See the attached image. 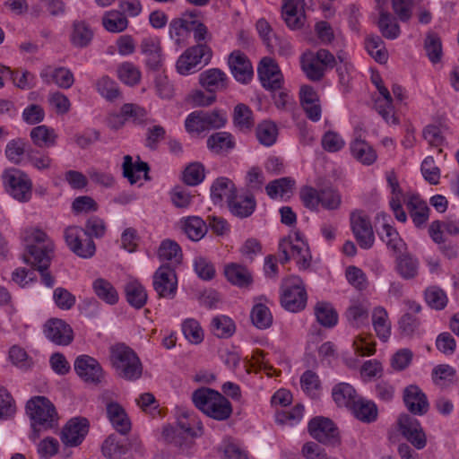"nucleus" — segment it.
<instances>
[{
	"mask_svg": "<svg viewBox=\"0 0 459 459\" xmlns=\"http://www.w3.org/2000/svg\"><path fill=\"white\" fill-rule=\"evenodd\" d=\"M372 323L377 336L385 342L391 333V325L388 321L387 312L384 307H377L374 309Z\"/></svg>",
	"mask_w": 459,
	"mask_h": 459,
	"instance_id": "obj_47",
	"label": "nucleus"
},
{
	"mask_svg": "<svg viewBox=\"0 0 459 459\" xmlns=\"http://www.w3.org/2000/svg\"><path fill=\"white\" fill-rule=\"evenodd\" d=\"M368 309L367 303H355L348 308L346 316L353 326L360 327L368 324Z\"/></svg>",
	"mask_w": 459,
	"mask_h": 459,
	"instance_id": "obj_52",
	"label": "nucleus"
},
{
	"mask_svg": "<svg viewBox=\"0 0 459 459\" xmlns=\"http://www.w3.org/2000/svg\"><path fill=\"white\" fill-rule=\"evenodd\" d=\"M257 74L262 86L270 91L281 90L283 75L276 61L269 56L263 57L257 67Z\"/></svg>",
	"mask_w": 459,
	"mask_h": 459,
	"instance_id": "obj_14",
	"label": "nucleus"
},
{
	"mask_svg": "<svg viewBox=\"0 0 459 459\" xmlns=\"http://www.w3.org/2000/svg\"><path fill=\"white\" fill-rule=\"evenodd\" d=\"M277 134V126L272 122H264L256 128V137L259 143L264 146L273 145L276 142Z\"/></svg>",
	"mask_w": 459,
	"mask_h": 459,
	"instance_id": "obj_58",
	"label": "nucleus"
},
{
	"mask_svg": "<svg viewBox=\"0 0 459 459\" xmlns=\"http://www.w3.org/2000/svg\"><path fill=\"white\" fill-rule=\"evenodd\" d=\"M366 49L368 54L378 63L384 64L387 61L388 53L385 47V42L378 35L367 37L365 40Z\"/></svg>",
	"mask_w": 459,
	"mask_h": 459,
	"instance_id": "obj_49",
	"label": "nucleus"
},
{
	"mask_svg": "<svg viewBox=\"0 0 459 459\" xmlns=\"http://www.w3.org/2000/svg\"><path fill=\"white\" fill-rule=\"evenodd\" d=\"M4 180L9 186L11 195L20 201L27 202L31 196V182L27 175L20 170H10L4 174Z\"/></svg>",
	"mask_w": 459,
	"mask_h": 459,
	"instance_id": "obj_17",
	"label": "nucleus"
},
{
	"mask_svg": "<svg viewBox=\"0 0 459 459\" xmlns=\"http://www.w3.org/2000/svg\"><path fill=\"white\" fill-rule=\"evenodd\" d=\"M251 320L259 329H266L273 323V316L269 308L264 304H256L251 311Z\"/></svg>",
	"mask_w": 459,
	"mask_h": 459,
	"instance_id": "obj_55",
	"label": "nucleus"
},
{
	"mask_svg": "<svg viewBox=\"0 0 459 459\" xmlns=\"http://www.w3.org/2000/svg\"><path fill=\"white\" fill-rule=\"evenodd\" d=\"M212 328L214 335L219 338L230 337L236 329L232 319L226 316L214 317L212 321Z\"/></svg>",
	"mask_w": 459,
	"mask_h": 459,
	"instance_id": "obj_54",
	"label": "nucleus"
},
{
	"mask_svg": "<svg viewBox=\"0 0 459 459\" xmlns=\"http://www.w3.org/2000/svg\"><path fill=\"white\" fill-rule=\"evenodd\" d=\"M226 121L225 115L218 110L212 112L197 110L187 116L185 127L188 133L200 134L207 130L219 129L224 126Z\"/></svg>",
	"mask_w": 459,
	"mask_h": 459,
	"instance_id": "obj_8",
	"label": "nucleus"
},
{
	"mask_svg": "<svg viewBox=\"0 0 459 459\" xmlns=\"http://www.w3.org/2000/svg\"><path fill=\"white\" fill-rule=\"evenodd\" d=\"M352 156L364 165H371L377 160L375 150L366 141L357 137L351 143Z\"/></svg>",
	"mask_w": 459,
	"mask_h": 459,
	"instance_id": "obj_34",
	"label": "nucleus"
},
{
	"mask_svg": "<svg viewBox=\"0 0 459 459\" xmlns=\"http://www.w3.org/2000/svg\"><path fill=\"white\" fill-rule=\"evenodd\" d=\"M30 135L33 143L39 148L54 146L57 138L54 129L49 128L45 125L32 128Z\"/></svg>",
	"mask_w": 459,
	"mask_h": 459,
	"instance_id": "obj_45",
	"label": "nucleus"
},
{
	"mask_svg": "<svg viewBox=\"0 0 459 459\" xmlns=\"http://www.w3.org/2000/svg\"><path fill=\"white\" fill-rule=\"evenodd\" d=\"M117 73L119 79L127 85L134 86L140 82L141 72L131 63L126 62L122 64Z\"/></svg>",
	"mask_w": 459,
	"mask_h": 459,
	"instance_id": "obj_63",
	"label": "nucleus"
},
{
	"mask_svg": "<svg viewBox=\"0 0 459 459\" xmlns=\"http://www.w3.org/2000/svg\"><path fill=\"white\" fill-rule=\"evenodd\" d=\"M89 431V420L86 418L71 419L61 432V441L68 446H79Z\"/></svg>",
	"mask_w": 459,
	"mask_h": 459,
	"instance_id": "obj_19",
	"label": "nucleus"
},
{
	"mask_svg": "<svg viewBox=\"0 0 459 459\" xmlns=\"http://www.w3.org/2000/svg\"><path fill=\"white\" fill-rule=\"evenodd\" d=\"M158 256L160 261H169L170 265L180 264L183 257L180 246L174 240L165 239L158 249Z\"/></svg>",
	"mask_w": 459,
	"mask_h": 459,
	"instance_id": "obj_36",
	"label": "nucleus"
},
{
	"mask_svg": "<svg viewBox=\"0 0 459 459\" xmlns=\"http://www.w3.org/2000/svg\"><path fill=\"white\" fill-rule=\"evenodd\" d=\"M300 65L310 81L319 82L325 76V71L336 65V59L330 51L320 48L316 52L304 53L300 58Z\"/></svg>",
	"mask_w": 459,
	"mask_h": 459,
	"instance_id": "obj_6",
	"label": "nucleus"
},
{
	"mask_svg": "<svg viewBox=\"0 0 459 459\" xmlns=\"http://www.w3.org/2000/svg\"><path fill=\"white\" fill-rule=\"evenodd\" d=\"M405 406L414 415H424L429 409L427 395L416 385H411L403 390Z\"/></svg>",
	"mask_w": 459,
	"mask_h": 459,
	"instance_id": "obj_21",
	"label": "nucleus"
},
{
	"mask_svg": "<svg viewBox=\"0 0 459 459\" xmlns=\"http://www.w3.org/2000/svg\"><path fill=\"white\" fill-rule=\"evenodd\" d=\"M9 359L13 366L22 370H28L33 365V360L27 354L26 351L17 345H13L10 348Z\"/></svg>",
	"mask_w": 459,
	"mask_h": 459,
	"instance_id": "obj_57",
	"label": "nucleus"
},
{
	"mask_svg": "<svg viewBox=\"0 0 459 459\" xmlns=\"http://www.w3.org/2000/svg\"><path fill=\"white\" fill-rule=\"evenodd\" d=\"M120 110L126 121L132 120L137 125L143 124L145 121L147 111L137 104L126 103L121 107Z\"/></svg>",
	"mask_w": 459,
	"mask_h": 459,
	"instance_id": "obj_60",
	"label": "nucleus"
},
{
	"mask_svg": "<svg viewBox=\"0 0 459 459\" xmlns=\"http://www.w3.org/2000/svg\"><path fill=\"white\" fill-rule=\"evenodd\" d=\"M407 209L416 227L420 228L429 220V208L418 195H411L406 203Z\"/></svg>",
	"mask_w": 459,
	"mask_h": 459,
	"instance_id": "obj_30",
	"label": "nucleus"
},
{
	"mask_svg": "<svg viewBox=\"0 0 459 459\" xmlns=\"http://www.w3.org/2000/svg\"><path fill=\"white\" fill-rule=\"evenodd\" d=\"M46 337L56 345L66 346L74 340L72 327L62 319L48 320L44 327Z\"/></svg>",
	"mask_w": 459,
	"mask_h": 459,
	"instance_id": "obj_20",
	"label": "nucleus"
},
{
	"mask_svg": "<svg viewBox=\"0 0 459 459\" xmlns=\"http://www.w3.org/2000/svg\"><path fill=\"white\" fill-rule=\"evenodd\" d=\"M94 37L93 30L82 20H74L70 32L71 44L78 48L88 47Z\"/></svg>",
	"mask_w": 459,
	"mask_h": 459,
	"instance_id": "obj_25",
	"label": "nucleus"
},
{
	"mask_svg": "<svg viewBox=\"0 0 459 459\" xmlns=\"http://www.w3.org/2000/svg\"><path fill=\"white\" fill-rule=\"evenodd\" d=\"M230 212L238 218L249 217L256 207V202L253 194L236 195L228 202Z\"/></svg>",
	"mask_w": 459,
	"mask_h": 459,
	"instance_id": "obj_24",
	"label": "nucleus"
},
{
	"mask_svg": "<svg viewBox=\"0 0 459 459\" xmlns=\"http://www.w3.org/2000/svg\"><path fill=\"white\" fill-rule=\"evenodd\" d=\"M355 417L362 422L371 423L377 419L378 410L377 405L364 399L358 400L352 407Z\"/></svg>",
	"mask_w": 459,
	"mask_h": 459,
	"instance_id": "obj_43",
	"label": "nucleus"
},
{
	"mask_svg": "<svg viewBox=\"0 0 459 459\" xmlns=\"http://www.w3.org/2000/svg\"><path fill=\"white\" fill-rule=\"evenodd\" d=\"M98 92L108 100H114L119 96L117 82L108 76H102L96 82Z\"/></svg>",
	"mask_w": 459,
	"mask_h": 459,
	"instance_id": "obj_64",
	"label": "nucleus"
},
{
	"mask_svg": "<svg viewBox=\"0 0 459 459\" xmlns=\"http://www.w3.org/2000/svg\"><path fill=\"white\" fill-rule=\"evenodd\" d=\"M229 65L234 78L241 82L247 83L251 81L254 71L248 57L240 51H234L229 56Z\"/></svg>",
	"mask_w": 459,
	"mask_h": 459,
	"instance_id": "obj_22",
	"label": "nucleus"
},
{
	"mask_svg": "<svg viewBox=\"0 0 459 459\" xmlns=\"http://www.w3.org/2000/svg\"><path fill=\"white\" fill-rule=\"evenodd\" d=\"M27 414L30 420L32 439L40 437L41 432L58 427V414L55 405L45 396H34L26 403Z\"/></svg>",
	"mask_w": 459,
	"mask_h": 459,
	"instance_id": "obj_2",
	"label": "nucleus"
},
{
	"mask_svg": "<svg viewBox=\"0 0 459 459\" xmlns=\"http://www.w3.org/2000/svg\"><path fill=\"white\" fill-rule=\"evenodd\" d=\"M215 397L204 414L217 420L229 419L232 413L230 402L219 392Z\"/></svg>",
	"mask_w": 459,
	"mask_h": 459,
	"instance_id": "obj_37",
	"label": "nucleus"
},
{
	"mask_svg": "<svg viewBox=\"0 0 459 459\" xmlns=\"http://www.w3.org/2000/svg\"><path fill=\"white\" fill-rule=\"evenodd\" d=\"M102 25L109 32L119 33L127 28L128 21L123 13L109 11L102 17Z\"/></svg>",
	"mask_w": 459,
	"mask_h": 459,
	"instance_id": "obj_48",
	"label": "nucleus"
},
{
	"mask_svg": "<svg viewBox=\"0 0 459 459\" xmlns=\"http://www.w3.org/2000/svg\"><path fill=\"white\" fill-rule=\"evenodd\" d=\"M312 0H283L281 15L291 30L300 29L306 20L304 6Z\"/></svg>",
	"mask_w": 459,
	"mask_h": 459,
	"instance_id": "obj_18",
	"label": "nucleus"
},
{
	"mask_svg": "<svg viewBox=\"0 0 459 459\" xmlns=\"http://www.w3.org/2000/svg\"><path fill=\"white\" fill-rule=\"evenodd\" d=\"M153 288L160 298L173 299L178 290V278L175 267L161 264L153 274Z\"/></svg>",
	"mask_w": 459,
	"mask_h": 459,
	"instance_id": "obj_13",
	"label": "nucleus"
},
{
	"mask_svg": "<svg viewBox=\"0 0 459 459\" xmlns=\"http://www.w3.org/2000/svg\"><path fill=\"white\" fill-rule=\"evenodd\" d=\"M201 422L191 414L183 413L176 426H165L162 438L182 451L188 450L194 445V439L202 434Z\"/></svg>",
	"mask_w": 459,
	"mask_h": 459,
	"instance_id": "obj_3",
	"label": "nucleus"
},
{
	"mask_svg": "<svg viewBox=\"0 0 459 459\" xmlns=\"http://www.w3.org/2000/svg\"><path fill=\"white\" fill-rule=\"evenodd\" d=\"M185 337L194 344H199L204 340V332L200 324L195 319H186L182 325Z\"/></svg>",
	"mask_w": 459,
	"mask_h": 459,
	"instance_id": "obj_62",
	"label": "nucleus"
},
{
	"mask_svg": "<svg viewBox=\"0 0 459 459\" xmlns=\"http://www.w3.org/2000/svg\"><path fill=\"white\" fill-rule=\"evenodd\" d=\"M64 238L69 249L82 258H91L96 252L92 238L79 226H69L65 230Z\"/></svg>",
	"mask_w": 459,
	"mask_h": 459,
	"instance_id": "obj_10",
	"label": "nucleus"
},
{
	"mask_svg": "<svg viewBox=\"0 0 459 459\" xmlns=\"http://www.w3.org/2000/svg\"><path fill=\"white\" fill-rule=\"evenodd\" d=\"M332 395L340 407H353V404L357 402L356 391L353 386L348 383H340L336 385L332 391Z\"/></svg>",
	"mask_w": 459,
	"mask_h": 459,
	"instance_id": "obj_39",
	"label": "nucleus"
},
{
	"mask_svg": "<svg viewBox=\"0 0 459 459\" xmlns=\"http://www.w3.org/2000/svg\"><path fill=\"white\" fill-rule=\"evenodd\" d=\"M96 296L102 301L115 305L118 301V293L115 287L108 280L103 278L96 279L92 283Z\"/></svg>",
	"mask_w": 459,
	"mask_h": 459,
	"instance_id": "obj_41",
	"label": "nucleus"
},
{
	"mask_svg": "<svg viewBox=\"0 0 459 459\" xmlns=\"http://www.w3.org/2000/svg\"><path fill=\"white\" fill-rule=\"evenodd\" d=\"M200 84L209 92L215 93L227 88V75L218 68L208 69L200 74Z\"/></svg>",
	"mask_w": 459,
	"mask_h": 459,
	"instance_id": "obj_26",
	"label": "nucleus"
},
{
	"mask_svg": "<svg viewBox=\"0 0 459 459\" xmlns=\"http://www.w3.org/2000/svg\"><path fill=\"white\" fill-rule=\"evenodd\" d=\"M127 302L135 308L143 307L147 300L144 287L137 281H129L125 286Z\"/></svg>",
	"mask_w": 459,
	"mask_h": 459,
	"instance_id": "obj_44",
	"label": "nucleus"
},
{
	"mask_svg": "<svg viewBox=\"0 0 459 459\" xmlns=\"http://www.w3.org/2000/svg\"><path fill=\"white\" fill-rule=\"evenodd\" d=\"M395 268L402 278L411 280L418 274L419 263L411 254L402 252L396 254Z\"/></svg>",
	"mask_w": 459,
	"mask_h": 459,
	"instance_id": "obj_32",
	"label": "nucleus"
},
{
	"mask_svg": "<svg viewBox=\"0 0 459 459\" xmlns=\"http://www.w3.org/2000/svg\"><path fill=\"white\" fill-rule=\"evenodd\" d=\"M207 147L212 152L220 154L232 150L235 147V143L230 133L218 132L208 137Z\"/></svg>",
	"mask_w": 459,
	"mask_h": 459,
	"instance_id": "obj_40",
	"label": "nucleus"
},
{
	"mask_svg": "<svg viewBox=\"0 0 459 459\" xmlns=\"http://www.w3.org/2000/svg\"><path fill=\"white\" fill-rule=\"evenodd\" d=\"M316 321L326 328H332L338 322V314L328 302H317L315 306Z\"/></svg>",
	"mask_w": 459,
	"mask_h": 459,
	"instance_id": "obj_46",
	"label": "nucleus"
},
{
	"mask_svg": "<svg viewBox=\"0 0 459 459\" xmlns=\"http://www.w3.org/2000/svg\"><path fill=\"white\" fill-rule=\"evenodd\" d=\"M279 251L281 264L294 259L299 270H307L311 265L310 250L303 241L294 244L290 239L284 238L279 243Z\"/></svg>",
	"mask_w": 459,
	"mask_h": 459,
	"instance_id": "obj_11",
	"label": "nucleus"
},
{
	"mask_svg": "<svg viewBox=\"0 0 459 459\" xmlns=\"http://www.w3.org/2000/svg\"><path fill=\"white\" fill-rule=\"evenodd\" d=\"M76 374L86 383L100 384L104 378V371L100 362L89 355H80L74 360Z\"/></svg>",
	"mask_w": 459,
	"mask_h": 459,
	"instance_id": "obj_16",
	"label": "nucleus"
},
{
	"mask_svg": "<svg viewBox=\"0 0 459 459\" xmlns=\"http://www.w3.org/2000/svg\"><path fill=\"white\" fill-rule=\"evenodd\" d=\"M281 303L284 308L291 312H298L305 308L307 299L303 281L299 276H290L282 284Z\"/></svg>",
	"mask_w": 459,
	"mask_h": 459,
	"instance_id": "obj_7",
	"label": "nucleus"
},
{
	"mask_svg": "<svg viewBox=\"0 0 459 459\" xmlns=\"http://www.w3.org/2000/svg\"><path fill=\"white\" fill-rule=\"evenodd\" d=\"M40 77L47 83L54 82L62 89H69L74 82L73 73L66 67H57L52 70L51 67L48 66L41 71Z\"/></svg>",
	"mask_w": 459,
	"mask_h": 459,
	"instance_id": "obj_27",
	"label": "nucleus"
},
{
	"mask_svg": "<svg viewBox=\"0 0 459 459\" xmlns=\"http://www.w3.org/2000/svg\"><path fill=\"white\" fill-rule=\"evenodd\" d=\"M224 274L227 280L238 287H247L252 282V275L248 270L238 264H230L225 266Z\"/></svg>",
	"mask_w": 459,
	"mask_h": 459,
	"instance_id": "obj_35",
	"label": "nucleus"
},
{
	"mask_svg": "<svg viewBox=\"0 0 459 459\" xmlns=\"http://www.w3.org/2000/svg\"><path fill=\"white\" fill-rule=\"evenodd\" d=\"M22 239L25 247L23 261L36 268L41 274L44 284L54 285V278L48 271L52 259L54 245L47 234L39 229L30 228L23 230Z\"/></svg>",
	"mask_w": 459,
	"mask_h": 459,
	"instance_id": "obj_1",
	"label": "nucleus"
},
{
	"mask_svg": "<svg viewBox=\"0 0 459 459\" xmlns=\"http://www.w3.org/2000/svg\"><path fill=\"white\" fill-rule=\"evenodd\" d=\"M107 415L117 431L122 435L127 434L131 429V421L124 408L117 403L107 404Z\"/></svg>",
	"mask_w": 459,
	"mask_h": 459,
	"instance_id": "obj_28",
	"label": "nucleus"
},
{
	"mask_svg": "<svg viewBox=\"0 0 459 459\" xmlns=\"http://www.w3.org/2000/svg\"><path fill=\"white\" fill-rule=\"evenodd\" d=\"M425 299L430 307L437 310L443 309L447 304L446 292L437 286H431L425 290Z\"/></svg>",
	"mask_w": 459,
	"mask_h": 459,
	"instance_id": "obj_59",
	"label": "nucleus"
},
{
	"mask_svg": "<svg viewBox=\"0 0 459 459\" xmlns=\"http://www.w3.org/2000/svg\"><path fill=\"white\" fill-rule=\"evenodd\" d=\"M307 429L310 436L319 443L328 446H336L341 443L338 429L328 418H313L308 422Z\"/></svg>",
	"mask_w": 459,
	"mask_h": 459,
	"instance_id": "obj_12",
	"label": "nucleus"
},
{
	"mask_svg": "<svg viewBox=\"0 0 459 459\" xmlns=\"http://www.w3.org/2000/svg\"><path fill=\"white\" fill-rule=\"evenodd\" d=\"M212 57V50L206 44H197L188 48L178 59L177 70L180 74L186 75L201 68L202 60L208 64Z\"/></svg>",
	"mask_w": 459,
	"mask_h": 459,
	"instance_id": "obj_9",
	"label": "nucleus"
},
{
	"mask_svg": "<svg viewBox=\"0 0 459 459\" xmlns=\"http://www.w3.org/2000/svg\"><path fill=\"white\" fill-rule=\"evenodd\" d=\"M423 47L432 64H437L441 61L443 56L442 41L437 32L432 30L427 32Z\"/></svg>",
	"mask_w": 459,
	"mask_h": 459,
	"instance_id": "obj_42",
	"label": "nucleus"
},
{
	"mask_svg": "<svg viewBox=\"0 0 459 459\" xmlns=\"http://www.w3.org/2000/svg\"><path fill=\"white\" fill-rule=\"evenodd\" d=\"M193 22L190 20L182 17L173 19L169 26V37L174 40L178 47H182L186 44V39L192 30Z\"/></svg>",
	"mask_w": 459,
	"mask_h": 459,
	"instance_id": "obj_33",
	"label": "nucleus"
},
{
	"mask_svg": "<svg viewBox=\"0 0 459 459\" xmlns=\"http://www.w3.org/2000/svg\"><path fill=\"white\" fill-rule=\"evenodd\" d=\"M142 53L145 56V63L149 69L159 70L163 62L162 48L159 39L146 38L143 39L140 46Z\"/></svg>",
	"mask_w": 459,
	"mask_h": 459,
	"instance_id": "obj_23",
	"label": "nucleus"
},
{
	"mask_svg": "<svg viewBox=\"0 0 459 459\" xmlns=\"http://www.w3.org/2000/svg\"><path fill=\"white\" fill-rule=\"evenodd\" d=\"M110 363L117 375L127 381L141 377L143 365L137 354L124 343H117L110 348Z\"/></svg>",
	"mask_w": 459,
	"mask_h": 459,
	"instance_id": "obj_4",
	"label": "nucleus"
},
{
	"mask_svg": "<svg viewBox=\"0 0 459 459\" xmlns=\"http://www.w3.org/2000/svg\"><path fill=\"white\" fill-rule=\"evenodd\" d=\"M236 192L234 183L227 178H217L211 186V197L215 204H221L223 199L228 203Z\"/></svg>",
	"mask_w": 459,
	"mask_h": 459,
	"instance_id": "obj_31",
	"label": "nucleus"
},
{
	"mask_svg": "<svg viewBox=\"0 0 459 459\" xmlns=\"http://www.w3.org/2000/svg\"><path fill=\"white\" fill-rule=\"evenodd\" d=\"M180 229L193 241L202 239L208 230L206 222L198 216H188L179 221Z\"/></svg>",
	"mask_w": 459,
	"mask_h": 459,
	"instance_id": "obj_29",
	"label": "nucleus"
},
{
	"mask_svg": "<svg viewBox=\"0 0 459 459\" xmlns=\"http://www.w3.org/2000/svg\"><path fill=\"white\" fill-rule=\"evenodd\" d=\"M379 19L377 26L382 36L387 39H395L401 34L400 26L390 13L383 10L379 5Z\"/></svg>",
	"mask_w": 459,
	"mask_h": 459,
	"instance_id": "obj_38",
	"label": "nucleus"
},
{
	"mask_svg": "<svg viewBox=\"0 0 459 459\" xmlns=\"http://www.w3.org/2000/svg\"><path fill=\"white\" fill-rule=\"evenodd\" d=\"M299 196L304 206L311 211H318L320 205L325 210L334 211L339 209L342 204L341 194L330 186L320 189L304 186L300 189Z\"/></svg>",
	"mask_w": 459,
	"mask_h": 459,
	"instance_id": "obj_5",
	"label": "nucleus"
},
{
	"mask_svg": "<svg viewBox=\"0 0 459 459\" xmlns=\"http://www.w3.org/2000/svg\"><path fill=\"white\" fill-rule=\"evenodd\" d=\"M217 391L211 388H199L192 394L193 403L196 408L205 413L213 402V399L216 398L215 395H217Z\"/></svg>",
	"mask_w": 459,
	"mask_h": 459,
	"instance_id": "obj_56",
	"label": "nucleus"
},
{
	"mask_svg": "<svg viewBox=\"0 0 459 459\" xmlns=\"http://www.w3.org/2000/svg\"><path fill=\"white\" fill-rule=\"evenodd\" d=\"M150 168L144 161H139L135 165L133 163V159L130 155L124 157L123 162V176L129 180L131 184L136 183L140 176L137 173L144 172L147 174Z\"/></svg>",
	"mask_w": 459,
	"mask_h": 459,
	"instance_id": "obj_53",
	"label": "nucleus"
},
{
	"mask_svg": "<svg viewBox=\"0 0 459 459\" xmlns=\"http://www.w3.org/2000/svg\"><path fill=\"white\" fill-rule=\"evenodd\" d=\"M381 238L395 255L406 249V244L401 238L397 230L389 224L383 225Z\"/></svg>",
	"mask_w": 459,
	"mask_h": 459,
	"instance_id": "obj_50",
	"label": "nucleus"
},
{
	"mask_svg": "<svg viewBox=\"0 0 459 459\" xmlns=\"http://www.w3.org/2000/svg\"><path fill=\"white\" fill-rule=\"evenodd\" d=\"M351 226L355 238L363 249H369L375 242L370 220L363 211L356 210L351 213Z\"/></svg>",
	"mask_w": 459,
	"mask_h": 459,
	"instance_id": "obj_15",
	"label": "nucleus"
},
{
	"mask_svg": "<svg viewBox=\"0 0 459 459\" xmlns=\"http://www.w3.org/2000/svg\"><path fill=\"white\" fill-rule=\"evenodd\" d=\"M234 123L240 130H249L253 126L252 111L247 105L238 104L235 107Z\"/></svg>",
	"mask_w": 459,
	"mask_h": 459,
	"instance_id": "obj_61",
	"label": "nucleus"
},
{
	"mask_svg": "<svg viewBox=\"0 0 459 459\" xmlns=\"http://www.w3.org/2000/svg\"><path fill=\"white\" fill-rule=\"evenodd\" d=\"M101 449L104 456L109 459H120L128 451L127 445L118 440L114 435L107 437Z\"/></svg>",
	"mask_w": 459,
	"mask_h": 459,
	"instance_id": "obj_51",
	"label": "nucleus"
}]
</instances>
